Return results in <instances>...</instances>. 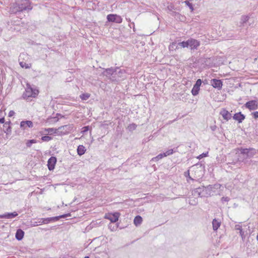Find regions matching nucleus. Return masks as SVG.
Segmentation results:
<instances>
[{
  "label": "nucleus",
  "mask_w": 258,
  "mask_h": 258,
  "mask_svg": "<svg viewBox=\"0 0 258 258\" xmlns=\"http://www.w3.org/2000/svg\"><path fill=\"white\" fill-rule=\"evenodd\" d=\"M39 93L38 89L32 87L31 85L27 83L25 91L23 93L22 97L28 101L31 100V98H35Z\"/></svg>",
  "instance_id": "f257e3e1"
},
{
  "label": "nucleus",
  "mask_w": 258,
  "mask_h": 258,
  "mask_svg": "<svg viewBox=\"0 0 258 258\" xmlns=\"http://www.w3.org/2000/svg\"><path fill=\"white\" fill-rule=\"evenodd\" d=\"M220 187V184H215L214 185H209L207 186H204V188L203 189H204V194L202 195L204 197H207L209 196H211L214 195L215 191L213 190V189H218Z\"/></svg>",
  "instance_id": "f03ea898"
},
{
  "label": "nucleus",
  "mask_w": 258,
  "mask_h": 258,
  "mask_svg": "<svg viewBox=\"0 0 258 258\" xmlns=\"http://www.w3.org/2000/svg\"><path fill=\"white\" fill-rule=\"evenodd\" d=\"M125 78V72L119 68L114 70V82H119Z\"/></svg>",
  "instance_id": "7ed1b4c3"
},
{
  "label": "nucleus",
  "mask_w": 258,
  "mask_h": 258,
  "mask_svg": "<svg viewBox=\"0 0 258 258\" xmlns=\"http://www.w3.org/2000/svg\"><path fill=\"white\" fill-rule=\"evenodd\" d=\"M18 9L20 10L21 12L25 11H29L32 9L31 3L29 0H22L20 3H18Z\"/></svg>",
  "instance_id": "20e7f679"
},
{
  "label": "nucleus",
  "mask_w": 258,
  "mask_h": 258,
  "mask_svg": "<svg viewBox=\"0 0 258 258\" xmlns=\"http://www.w3.org/2000/svg\"><path fill=\"white\" fill-rule=\"evenodd\" d=\"M210 84L218 90H221L223 86L222 81L221 80L213 79L210 81Z\"/></svg>",
  "instance_id": "39448f33"
},
{
  "label": "nucleus",
  "mask_w": 258,
  "mask_h": 258,
  "mask_svg": "<svg viewBox=\"0 0 258 258\" xmlns=\"http://www.w3.org/2000/svg\"><path fill=\"white\" fill-rule=\"evenodd\" d=\"M71 126L70 125H65L58 127L57 129V134L59 135H64L69 133Z\"/></svg>",
  "instance_id": "423d86ee"
},
{
  "label": "nucleus",
  "mask_w": 258,
  "mask_h": 258,
  "mask_svg": "<svg viewBox=\"0 0 258 258\" xmlns=\"http://www.w3.org/2000/svg\"><path fill=\"white\" fill-rule=\"evenodd\" d=\"M244 106L250 110H254L258 108V104L256 100H251L247 102Z\"/></svg>",
  "instance_id": "0eeeda50"
},
{
  "label": "nucleus",
  "mask_w": 258,
  "mask_h": 258,
  "mask_svg": "<svg viewBox=\"0 0 258 258\" xmlns=\"http://www.w3.org/2000/svg\"><path fill=\"white\" fill-rule=\"evenodd\" d=\"M56 161L57 159L55 157L52 156L49 158L47 161V167L50 171L53 170L54 169Z\"/></svg>",
  "instance_id": "6e6552de"
},
{
  "label": "nucleus",
  "mask_w": 258,
  "mask_h": 258,
  "mask_svg": "<svg viewBox=\"0 0 258 258\" xmlns=\"http://www.w3.org/2000/svg\"><path fill=\"white\" fill-rule=\"evenodd\" d=\"M188 42L189 47H190L191 49H197L200 44L199 41L192 38L188 39Z\"/></svg>",
  "instance_id": "1a4fd4ad"
},
{
  "label": "nucleus",
  "mask_w": 258,
  "mask_h": 258,
  "mask_svg": "<svg viewBox=\"0 0 258 258\" xmlns=\"http://www.w3.org/2000/svg\"><path fill=\"white\" fill-rule=\"evenodd\" d=\"M170 15L174 17L177 20H178L181 22H184L186 20V17L181 15L178 12H172V13H170Z\"/></svg>",
  "instance_id": "9d476101"
},
{
  "label": "nucleus",
  "mask_w": 258,
  "mask_h": 258,
  "mask_svg": "<svg viewBox=\"0 0 258 258\" xmlns=\"http://www.w3.org/2000/svg\"><path fill=\"white\" fill-rule=\"evenodd\" d=\"M18 215V214L16 212L12 213H6L4 214L0 215V218L4 219H13Z\"/></svg>",
  "instance_id": "9b49d317"
},
{
  "label": "nucleus",
  "mask_w": 258,
  "mask_h": 258,
  "mask_svg": "<svg viewBox=\"0 0 258 258\" xmlns=\"http://www.w3.org/2000/svg\"><path fill=\"white\" fill-rule=\"evenodd\" d=\"M33 123L31 120L22 121L20 122V127L23 130H25L26 127H32Z\"/></svg>",
  "instance_id": "f8f14e48"
},
{
  "label": "nucleus",
  "mask_w": 258,
  "mask_h": 258,
  "mask_svg": "<svg viewBox=\"0 0 258 258\" xmlns=\"http://www.w3.org/2000/svg\"><path fill=\"white\" fill-rule=\"evenodd\" d=\"M233 119L238 121V123H241L245 119V115L241 112L236 113L233 116Z\"/></svg>",
  "instance_id": "ddd939ff"
},
{
  "label": "nucleus",
  "mask_w": 258,
  "mask_h": 258,
  "mask_svg": "<svg viewBox=\"0 0 258 258\" xmlns=\"http://www.w3.org/2000/svg\"><path fill=\"white\" fill-rule=\"evenodd\" d=\"M220 114L222 116L223 118L226 120H228L231 118V114L225 109H222Z\"/></svg>",
  "instance_id": "4468645a"
},
{
  "label": "nucleus",
  "mask_w": 258,
  "mask_h": 258,
  "mask_svg": "<svg viewBox=\"0 0 258 258\" xmlns=\"http://www.w3.org/2000/svg\"><path fill=\"white\" fill-rule=\"evenodd\" d=\"M11 123L10 121H6L4 123V131L7 135H9L11 133V127L10 124Z\"/></svg>",
  "instance_id": "2eb2a0df"
},
{
  "label": "nucleus",
  "mask_w": 258,
  "mask_h": 258,
  "mask_svg": "<svg viewBox=\"0 0 258 258\" xmlns=\"http://www.w3.org/2000/svg\"><path fill=\"white\" fill-rule=\"evenodd\" d=\"M24 235V232L23 230H22L21 229H18L16 232L15 237L18 240L20 241L23 238Z\"/></svg>",
  "instance_id": "dca6fc26"
},
{
  "label": "nucleus",
  "mask_w": 258,
  "mask_h": 258,
  "mask_svg": "<svg viewBox=\"0 0 258 258\" xmlns=\"http://www.w3.org/2000/svg\"><path fill=\"white\" fill-rule=\"evenodd\" d=\"M203 188H204V186H202L201 187H199L198 188H197L194 190V194L195 195H197L199 197H204V196H202V195L204 194V189Z\"/></svg>",
  "instance_id": "f3484780"
},
{
  "label": "nucleus",
  "mask_w": 258,
  "mask_h": 258,
  "mask_svg": "<svg viewBox=\"0 0 258 258\" xmlns=\"http://www.w3.org/2000/svg\"><path fill=\"white\" fill-rule=\"evenodd\" d=\"M70 216H71V213H67V214H63V215L58 216L52 217L51 218L52 222H53L58 221L60 218H67L68 217H70Z\"/></svg>",
  "instance_id": "a211bd4d"
},
{
  "label": "nucleus",
  "mask_w": 258,
  "mask_h": 258,
  "mask_svg": "<svg viewBox=\"0 0 258 258\" xmlns=\"http://www.w3.org/2000/svg\"><path fill=\"white\" fill-rule=\"evenodd\" d=\"M221 225V221L214 219L212 221L213 229L214 231H216Z\"/></svg>",
  "instance_id": "6ab92c4d"
},
{
  "label": "nucleus",
  "mask_w": 258,
  "mask_h": 258,
  "mask_svg": "<svg viewBox=\"0 0 258 258\" xmlns=\"http://www.w3.org/2000/svg\"><path fill=\"white\" fill-rule=\"evenodd\" d=\"M188 47H189L188 39L186 41H182L177 43L175 48L178 49L179 48H185Z\"/></svg>",
  "instance_id": "aec40b11"
},
{
  "label": "nucleus",
  "mask_w": 258,
  "mask_h": 258,
  "mask_svg": "<svg viewBox=\"0 0 258 258\" xmlns=\"http://www.w3.org/2000/svg\"><path fill=\"white\" fill-rule=\"evenodd\" d=\"M18 3L13 4L12 6L10 8V12L11 13L17 14L18 12H21L20 10L18 9Z\"/></svg>",
  "instance_id": "412c9836"
},
{
  "label": "nucleus",
  "mask_w": 258,
  "mask_h": 258,
  "mask_svg": "<svg viewBox=\"0 0 258 258\" xmlns=\"http://www.w3.org/2000/svg\"><path fill=\"white\" fill-rule=\"evenodd\" d=\"M86 149L83 145H79L77 148V153L80 156L83 155L85 154Z\"/></svg>",
  "instance_id": "4be33fe9"
},
{
  "label": "nucleus",
  "mask_w": 258,
  "mask_h": 258,
  "mask_svg": "<svg viewBox=\"0 0 258 258\" xmlns=\"http://www.w3.org/2000/svg\"><path fill=\"white\" fill-rule=\"evenodd\" d=\"M104 75L106 76L109 79H111V76L113 75V69L111 68L108 69L103 72Z\"/></svg>",
  "instance_id": "5701e85b"
},
{
  "label": "nucleus",
  "mask_w": 258,
  "mask_h": 258,
  "mask_svg": "<svg viewBox=\"0 0 258 258\" xmlns=\"http://www.w3.org/2000/svg\"><path fill=\"white\" fill-rule=\"evenodd\" d=\"M104 217L105 218L110 220V223L108 225V228L110 229L111 231H113V229L111 228V224L113 223V214H110L109 215L106 214Z\"/></svg>",
  "instance_id": "b1692460"
},
{
  "label": "nucleus",
  "mask_w": 258,
  "mask_h": 258,
  "mask_svg": "<svg viewBox=\"0 0 258 258\" xmlns=\"http://www.w3.org/2000/svg\"><path fill=\"white\" fill-rule=\"evenodd\" d=\"M142 221L143 220L142 217L139 215H138L135 217L134 220V223L136 226H138L142 223Z\"/></svg>",
  "instance_id": "393cba45"
},
{
  "label": "nucleus",
  "mask_w": 258,
  "mask_h": 258,
  "mask_svg": "<svg viewBox=\"0 0 258 258\" xmlns=\"http://www.w3.org/2000/svg\"><path fill=\"white\" fill-rule=\"evenodd\" d=\"M19 64L20 66L25 69H30L31 67V63H27L25 61H20Z\"/></svg>",
  "instance_id": "a878e982"
},
{
  "label": "nucleus",
  "mask_w": 258,
  "mask_h": 258,
  "mask_svg": "<svg viewBox=\"0 0 258 258\" xmlns=\"http://www.w3.org/2000/svg\"><path fill=\"white\" fill-rule=\"evenodd\" d=\"M256 154V150L254 149H249V151L247 155V158H251Z\"/></svg>",
  "instance_id": "bb28decb"
},
{
  "label": "nucleus",
  "mask_w": 258,
  "mask_h": 258,
  "mask_svg": "<svg viewBox=\"0 0 258 258\" xmlns=\"http://www.w3.org/2000/svg\"><path fill=\"white\" fill-rule=\"evenodd\" d=\"M42 219L39 218L37 221L31 222V225L32 226H37L43 224Z\"/></svg>",
  "instance_id": "cd10ccee"
},
{
  "label": "nucleus",
  "mask_w": 258,
  "mask_h": 258,
  "mask_svg": "<svg viewBox=\"0 0 258 258\" xmlns=\"http://www.w3.org/2000/svg\"><path fill=\"white\" fill-rule=\"evenodd\" d=\"M167 10L169 11V13L170 14L172 12H174L173 10L178 11L179 10V8H175L173 5H170L167 7Z\"/></svg>",
  "instance_id": "c85d7f7f"
},
{
  "label": "nucleus",
  "mask_w": 258,
  "mask_h": 258,
  "mask_svg": "<svg viewBox=\"0 0 258 258\" xmlns=\"http://www.w3.org/2000/svg\"><path fill=\"white\" fill-rule=\"evenodd\" d=\"M166 157V154L163 153H160L158 155H157L156 157L153 158L152 160L154 161H157L159 160L162 159L163 157Z\"/></svg>",
  "instance_id": "c756f323"
},
{
  "label": "nucleus",
  "mask_w": 258,
  "mask_h": 258,
  "mask_svg": "<svg viewBox=\"0 0 258 258\" xmlns=\"http://www.w3.org/2000/svg\"><path fill=\"white\" fill-rule=\"evenodd\" d=\"M199 90L200 88L194 85V87L191 90V93L194 96H196L199 94Z\"/></svg>",
  "instance_id": "7c9ffc66"
},
{
  "label": "nucleus",
  "mask_w": 258,
  "mask_h": 258,
  "mask_svg": "<svg viewBox=\"0 0 258 258\" xmlns=\"http://www.w3.org/2000/svg\"><path fill=\"white\" fill-rule=\"evenodd\" d=\"M122 20L120 16L114 14V23H120L122 22Z\"/></svg>",
  "instance_id": "2f4dec72"
},
{
  "label": "nucleus",
  "mask_w": 258,
  "mask_h": 258,
  "mask_svg": "<svg viewBox=\"0 0 258 258\" xmlns=\"http://www.w3.org/2000/svg\"><path fill=\"white\" fill-rule=\"evenodd\" d=\"M45 131L47 132L50 135H52L53 134H57V129L54 128H45Z\"/></svg>",
  "instance_id": "473e14b6"
},
{
  "label": "nucleus",
  "mask_w": 258,
  "mask_h": 258,
  "mask_svg": "<svg viewBox=\"0 0 258 258\" xmlns=\"http://www.w3.org/2000/svg\"><path fill=\"white\" fill-rule=\"evenodd\" d=\"M90 96V94L89 93H83L80 96V97L83 100H86L89 99Z\"/></svg>",
  "instance_id": "72a5a7b5"
},
{
  "label": "nucleus",
  "mask_w": 258,
  "mask_h": 258,
  "mask_svg": "<svg viewBox=\"0 0 258 258\" xmlns=\"http://www.w3.org/2000/svg\"><path fill=\"white\" fill-rule=\"evenodd\" d=\"M37 143V141L36 140H34V139L29 140L27 141L26 145L27 147L29 148L31 146L32 144H34V143Z\"/></svg>",
  "instance_id": "f704fd0d"
},
{
  "label": "nucleus",
  "mask_w": 258,
  "mask_h": 258,
  "mask_svg": "<svg viewBox=\"0 0 258 258\" xmlns=\"http://www.w3.org/2000/svg\"><path fill=\"white\" fill-rule=\"evenodd\" d=\"M249 20V17L247 16H242L241 18L240 23L241 24L243 25Z\"/></svg>",
  "instance_id": "c9c22d12"
},
{
  "label": "nucleus",
  "mask_w": 258,
  "mask_h": 258,
  "mask_svg": "<svg viewBox=\"0 0 258 258\" xmlns=\"http://www.w3.org/2000/svg\"><path fill=\"white\" fill-rule=\"evenodd\" d=\"M52 139V137L48 136H44L41 137V140L43 142H49Z\"/></svg>",
  "instance_id": "e433bc0d"
},
{
  "label": "nucleus",
  "mask_w": 258,
  "mask_h": 258,
  "mask_svg": "<svg viewBox=\"0 0 258 258\" xmlns=\"http://www.w3.org/2000/svg\"><path fill=\"white\" fill-rule=\"evenodd\" d=\"M42 222L44 224H46L49 223H51V218H42Z\"/></svg>",
  "instance_id": "4c0bfd02"
},
{
  "label": "nucleus",
  "mask_w": 258,
  "mask_h": 258,
  "mask_svg": "<svg viewBox=\"0 0 258 258\" xmlns=\"http://www.w3.org/2000/svg\"><path fill=\"white\" fill-rule=\"evenodd\" d=\"M120 215V214L118 212L114 213V223L116 222L118 220Z\"/></svg>",
  "instance_id": "58836bf2"
},
{
  "label": "nucleus",
  "mask_w": 258,
  "mask_h": 258,
  "mask_svg": "<svg viewBox=\"0 0 258 258\" xmlns=\"http://www.w3.org/2000/svg\"><path fill=\"white\" fill-rule=\"evenodd\" d=\"M240 151L241 154H242L243 155H245L247 156L248 151H249V149H245V148H241L240 149Z\"/></svg>",
  "instance_id": "ea45409f"
},
{
  "label": "nucleus",
  "mask_w": 258,
  "mask_h": 258,
  "mask_svg": "<svg viewBox=\"0 0 258 258\" xmlns=\"http://www.w3.org/2000/svg\"><path fill=\"white\" fill-rule=\"evenodd\" d=\"M184 3L189 8L191 12L194 11V9L191 3H189L188 1H185Z\"/></svg>",
  "instance_id": "a19ab883"
},
{
  "label": "nucleus",
  "mask_w": 258,
  "mask_h": 258,
  "mask_svg": "<svg viewBox=\"0 0 258 258\" xmlns=\"http://www.w3.org/2000/svg\"><path fill=\"white\" fill-rule=\"evenodd\" d=\"M202 80L200 79H199L196 81V82L195 84L194 85V86L200 88L201 85V84H202Z\"/></svg>",
  "instance_id": "79ce46f5"
},
{
  "label": "nucleus",
  "mask_w": 258,
  "mask_h": 258,
  "mask_svg": "<svg viewBox=\"0 0 258 258\" xmlns=\"http://www.w3.org/2000/svg\"><path fill=\"white\" fill-rule=\"evenodd\" d=\"M3 111L0 112V123H4L5 122V117L2 115Z\"/></svg>",
  "instance_id": "37998d69"
},
{
  "label": "nucleus",
  "mask_w": 258,
  "mask_h": 258,
  "mask_svg": "<svg viewBox=\"0 0 258 258\" xmlns=\"http://www.w3.org/2000/svg\"><path fill=\"white\" fill-rule=\"evenodd\" d=\"M107 19L109 22H113V14L108 15Z\"/></svg>",
  "instance_id": "c03bdc74"
},
{
  "label": "nucleus",
  "mask_w": 258,
  "mask_h": 258,
  "mask_svg": "<svg viewBox=\"0 0 258 258\" xmlns=\"http://www.w3.org/2000/svg\"><path fill=\"white\" fill-rule=\"evenodd\" d=\"M165 154H166V157L169 155H170L173 154V150L170 149L168 151H167L166 152L164 153Z\"/></svg>",
  "instance_id": "a18cd8bd"
},
{
  "label": "nucleus",
  "mask_w": 258,
  "mask_h": 258,
  "mask_svg": "<svg viewBox=\"0 0 258 258\" xmlns=\"http://www.w3.org/2000/svg\"><path fill=\"white\" fill-rule=\"evenodd\" d=\"M251 115L254 118L257 119L258 118V111H254L251 113Z\"/></svg>",
  "instance_id": "49530a36"
},
{
  "label": "nucleus",
  "mask_w": 258,
  "mask_h": 258,
  "mask_svg": "<svg viewBox=\"0 0 258 258\" xmlns=\"http://www.w3.org/2000/svg\"><path fill=\"white\" fill-rule=\"evenodd\" d=\"M208 152L207 153H204L202 154H201L199 157L198 158L201 159L202 158H203L204 157H207L208 156Z\"/></svg>",
  "instance_id": "de8ad7c7"
},
{
  "label": "nucleus",
  "mask_w": 258,
  "mask_h": 258,
  "mask_svg": "<svg viewBox=\"0 0 258 258\" xmlns=\"http://www.w3.org/2000/svg\"><path fill=\"white\" fill-rule=\"evenodd\" d=\"M90 127L89 126H85L83 128V133H86L88 132L89 130Z\"/></svg>",
  "instance_id": "09e8293b"
},
{
  "label": "nucleus",
  "mask_w": 258,
  "mask_h": 258,
  "mask_svg": "<svg viewBox=\"0 0 258 258\" xmlns=\"http://www.w3.org/2000/svg\"><path fill=\"white\" fill-rule=\"evenodd\" d=\"M229 200H230V199H229V198H228V197H222V198H221V201H222V202H228V201H229Z\"/></svg>",
  "instance_id": "8fccbe9b"
},
{
  "label": "nucleus",
  "mask_w": 258,
  "mask_h": 258,
  "mask_svg": "<svg viewBox=\"0 0 258 258\" xmlns=\"http://www.w3.org/2000/svg\"><path fill=\"white\" fill-rule=\"evenodd\" d=\"M239 234L242 237V239H243L245 238V235L242 229H240V231H239Z\"/></svg>",
  "instance_id": "3c124183"
},
{
  "label": "nucleus",
  "mask_w": 258,
  "mask_h": 258,
  "mask_svg": "<svg viewBox=\"0 0 258 258\" xmlns=\"http://www.w3.org/2000/svg\"><path fill=\"white\" fill-rule=\"evenodd\" d=\"M176 43L175 42H173L171 45H170L169 47V49L170 50L174 48V46H176Z\"/></svg>",
  "instance_id": "603ef678"
},
{
  "label": "nucleus",
  "mask_w": 258,
  "mask_h": 258,
  "mask_svg": "<svg viewBox=\"0 0 258 258\" xmlns=\"http://www.w3.org/2000/svg\"><path fill=\"white\" fill-rule=\"evenodd\" d=\"M234 228L235 230H239V231H240V229H242L241 228V226L238 224L235 225Z\"/></svg>",
  "instance_id": "864d4df0"
},
{
  "label": "nucleus",
  "mask_w": 258,
  "mask_h": 258,
  "mask_svg": "<svg viewBox=\"0 0 258 258\" xmlns=\"http://www.w3.org/2000/svg\"><path fill=\"white\" fill-rule=\"evenodd\" d=\"M15 112L13 110H11L9 113V116L12 117L15 114Z\"/></svg>",
  "instance_id": "5fc2aeb1"
},
{
  "label": "nucleus",
  "mask_w": 258,
  "mask_h": 258,
  "mask_svg": "<svg viewBox=\"0 0 258 258\" xmlns=\"http://www.w3.org/2000/svg\"><path fill=\"white\" fill-rule=\"evenodd\" d=\"M210 128L212 131H215L217 128V126L216 125H214L210 126Z\"/></svg>",
  "instance_id": "6e6d98bb"
},
{
  "label": "nucleus",
  "mask_w": 258,
  "mask_h": 258,
  "mask_svg": "<svg viewBox=\"0 0 258 258\" xmlns=\"http://www.w3.org/2000/svg\"><path fill=\"white\" fill-rule=\"evenodd\" d=\"M187 175H188V176H189V179H190L191 180H194V179H193V178H192L191 177H190L189 176V171H188L187 172H185V176H187Z\"/></svg>",
  "instance_id": "4d7b16f0"
},
{
  "label": "nucleus",
  "mask_w": 258,
  "mask_h": 258,
  "mask_svg": "<svg viewBox=\"0 0 258 258\" xmlns=\"http://www.w3.org/2000/svg\"><path fill=\"white\" fill-rule=\"evenodd\" d=\"M117 227L119 228L120 229H122L123 228V227H119L118 224H116Z\"/></svg>",
  "instance_id": "13d9d810"
},
{
  "label": "nucleus",
  "mask_w": 258,
  "mask_h": 258,
  "mask_svg": "<svg viewBox=\"0 0 258 258\" xmlns=\"http://www.w3.org/2000/svg\"><path fill=\"white\" fill-rule=\"evenodd\" d=\"M84 258H90L89 256H86Z\"/></svg>",
  "instance_id": "bf43d9fd"
},
{
  "label": "nucleus",
  "mask_w": 258,
  "mask_h": 258,
  "mask_svg": "<svg viewBox=\"0 0 258 258\" xmlns=\"http://www.w3.org/2000/svg\"><path fill=\"white\" fill-rule=\"evenodd\" d=\"M174 120H173V121H170V122H173Z\"/></svg>",
  "instance_id": "052dcab7"
}]
</instances>
